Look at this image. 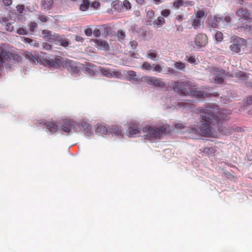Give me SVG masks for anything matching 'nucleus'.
Instances as JSON below:
<instances>
[{"label":"nucleus","instance_id":"obj_1","mask_svg":"<svg viewBox=\"0 0 252 252\" xmlns=\"http://www.w3.org/2000/svg\"><path fill=\"white\" fill-rule=\"evenodd\" d=\"M197 112L200 115V131L202 134L207 136H211L213 134L212 126L215 124L226 120L228 115L231 114L230 110H219L210 107H199L197 109Z\"/></svg>","mask_w":252,"mask_h":252},{"label":"nucleus","instance_id":"obj_2","mask_svg":"<svg viewBox=\"0 0 252 252\" xmlns=\"http://www.w3.org/2000/svg\"><path fill=\"white\" fill-rule=\"evenodd\" d=\"M195 86L189 81H176L172 86V90L181 96H191L195 98H202L204 94L200 91H195Z\"/></svg>","mask_w":252,"mask_h":252},{"label":"nucleus","instance_id":"obj_3","mask_svg":"<svg viewBox=\"0 0 252 252\" xmlns=\"http://www.w3.org/2000/svg\"><path fill=\"white\" fill-rule=\"evenodd\" d=\"M238 17L236 29L240 31H243V28L241 26L248 25L252 21V4L250 5L248 8H239L236 12Z\"/></svg>","mask_w":252,"mask_h":252},{"label":"nucleus","instance_id":"obj_4","mask_svg":"<svg viewBox=\"0 0 252 252\" xmlns=\"http://www.w3.org/2000/svg\"><path fill=\"white\" fill-rule=\"evenodd\" d=\"M145 131L147 132L145 135V138L148 140H152L160 138L164 134L169 133L170 126L167 124L163 125L158 127H153L150 126H146Z\"/></svg>","mask_w":252,"mask_h":252},{"label":"nucleus","instance_id":"obj_5","mask_svg":"<svg viewBox=\"0 0 252 252\" xmlns=\"http://www.w3.org/2000/svg\"><path fill=\"white\" fill-rule=\"evenodd\" d=\"M11 58L13 60L17 62L21 61V56L12 54L10 52L5 50L2 45H0V70L3 69L4 63L9 62Z\"/></svg>","mask_w":252,"mask_h":252},{"label":"nucleus","instance_id":"obj_6","mask_svg":"<svg viewBox=\"0 0 252 252\" xmlns=\"http://www.w3.org/2000/svg\"><path fill=\"white\" fill-rule=\"evenodd\" d=\"M230 41L233 42V43L229 46V49L232 54H242L243 49L240 44L245 45L246 43V40L244 38L237 36H233L230 37Z\"/></svg>","mask_w":252,"mask_h":252},{"label":"nucleus","instance_id":"obj_7","mask_svg":"<svg viewBox=\"0 0 252 252\" xmlns=\"http://www.w3.org/2000/svg\"><path fill=\"white\" fill-rule=\"evenodd\" d=\"M206 17L205 12L203 11H197L195 15H193L190 20L189 21L194 29H197L203 23L204 20Z\"/></svg>","mask_w":252,"mask_h":252},{"label":"nucleus","instance_id":"obj_8","mask_svg":"<svg viewBox=\"0 0 252 252\" xmlns=\"http://www.w3.org/2000/svg\"><path fill=\"white\" fill-rule=\"evenodd\" d=\"M64 61L63 59L61 56H56L54 59L47 58L43 59V63L46 66L56 69L59 68L61 66H63Z\"/></svg>","mask_w":252,"mask_h":252},{"label":"nucleus","instance_id":"obj_9","mask_svg":"<svg viewBox=\"0 0 252 252\" xmlns=\"http://www.w3.org/2000/svg\"><path fill=\"white\" fill-rule=\"evenodd\" d=\"M208 43V37L206 34H198L196 35L194 41L191 42V45L194 50H198L204 47Z\"/></svg>","mask_w":252,"mask_h":252},{"label":"nucleus","instance_id":"obj_10","mask_svg":"<svg viewBox=\"0 0 252 252\" xmlns=\"http://www.w3.org/2000/svg\"><path fill=\"white\" fill-rule=\"evenodd\" d=\"M63 67L75 76L79 75L80 72V66L74 61L69 60L64 61Z\"/></svg>","mask_w":252,"mask_h":252},{"label":"nucleus","instance_id":"obj_11","mask_svg":"<svg viewBox=\"0 0 252 252\" xmlns=\"http://www.w3.org/2000/svg\"><path fill=\"white\" fill-rule=\"evenodd\" d=\"M77 123L71 120H66L62 125L61 129L65 133H70L78 131Z\"/></svg>","mask_w":252,"mask_h":252},{"label":"nucleus","instance_id":"obj_12","mask_svg":"<svg viewBox=\"0 0 252 252\" xmlns=\"http://www.w3.org/2000/svg\"><path fill=\"white\" fill-rule=\"evenodd\" d=\"M99 70L102 75L107 78H120L122 76L121 72L114 68H107L101 67Z\"/></svg>","mask_w":252,"mask_h":252},{"label":"nucleus","instance_id":"obj_13","mask_svg":"<svg viewBox=\"0 0 252 252\" xmlns=\"http://www.w3.org/2000/svg\"><path fill=\"white\" fill-rule=\"evenodd\" d=\"M50 36V38L48 41L54 43L55 44L59 45L64 47H67L69 44L68 39L63 38L58 33H55Z\"/></svg>","mask_w":252,"mask_h":252},{"label":"nucleus","instance_id":"obj_14","mask_svg":"<svg viewBox=\"0 0 252 252\" xmlns=\"http://www.w3.org/2000/svg\"><path fill=\"white\" fill-rule=\"evenodd\" d=\"M145 81L147 84L155 87H163L165 86V84L160 79L154 77H147L145 78Z\"/></svg>","mask_w":252,"mask_h":252},{"label":"nucleus","instance_id":"obj_15","mask_svg":"<svg viewBox=\"0 0 252 252\" xmlns=\"http://www.w3.org/2000/svg\"><path fill=\"white\" fill-rule=\"evenodd\" d=\"M94 42L96 47L100 50H107L109 49V46L108 43L105 40L99 39H94Z\"/></svg>","mask_w":252,"mask_h":252},{"label":"nucleus","instance_id":"obj_16","mask_svg":"<svg viewBox=\"0 0 252 252\" xmlns=\"http://www.w3.org/2000/svg\"><path fill=\"white\" fill-rule=\"evenodd\" d=\"M9 20L8 18L5 17H0V22L3 26L5 27L7 31L11 32L14 31V28L11 26V23L9 22Z\"/></svg>","mask_w":252,"mask_h":252},{"label":"nucleus","instance_id":"obj_17","mask_svg":"<svg viewBox=\"0 0 252 252\" xmlns=\"http://www.w3.org/2000/svg\"><path fill=\"white\" fill-rule=\"evenodd\" d=\"M211 73L217 76H226L228 73L225 70L217 66H213L210 68Z\"/></svg>","mask_w":252,"mask_h":252},{"label":"nucleus","instance_id":"obj_18","mask_svg":"<svg viewBox=\"0 0 252 252\" xmlns=\"http://www.w3.org/2000/svg\"><path fill=\"white\" fill-rule=\"evenodd\" d=\"M22 55L32 64H35L38 62L37 59L31 52L29 51H24L22 53Z\"/></svg>","mask_w":252,"mask_h":252},{"label":"nucleus","instance_id":"obj_19","mask_svg":"<svg viewBox=\"0 0 252 252\" xmlns=\"http://www.w3.org/2000/svg\"><path fill=\"white\" fill-rule=\"evenodd\" d=\"M127 75L129 80L133 83H138L141 81V79L138 77L136 72L132 70H129L127 72Z\"/></svg>","mask_w":252,"mask_h":252},{"label":"nucleus","instance_id":"obj_20","mask_svg":"<svg viewBox=\"0 0 252 252\" xmlns=\"http://www.w3.org/2000/svg\"><path fill=\"white\" fill-rule=\"evenodd\" d=\"M77 124L79 125V126H77L78 131L80 130L81 128H82L87 133L89 134L91 129V126L89 124L85 122H82L80 123H77Z\"/></svg>","mask_w":252,"mask_h":252},{"label":"nucleus","instance_id":"obj_21","mask_svg":"<svg viewBox=\"0 0 252 252\" xmlns=\"http://www.w3.org/2000/svg\"><path fill=\"white\" fill-rule=\"evenodd\" d=\"M185 61L190 64H196L199 62L197 57L194 55H187L185 58Z\"/></svg>","mask_w":252,"mask_h":252},{"label":"nucleus","instance_id":"obj_22","mask_svg":"<svg viewBox=\"0 0 252 252\" xmlns=\"http://www.w3.org/2000/svg\"><path fill=\"white\" fill-rule=\"evenodd\" d=\"M139 132L137 125H132L128 127L127 130V135L132 136Z\"/></svg>","mask_w":252,"mask_h":252},{"label":"nucleus","instance_id":"obj_23","mask_svg":"<svg viewBox=\"0 0 252 252\" xmlns=\"http://www.w3.org/2000/svg\"><path fill=\"white\" fill-rule=\"evenodd\" d=\"M109 132L117 135H122V129L119 126H112L109 128Z\"/></svg>","mask_w":252,"mask_h":252},{"label":"nucleus","instance_id":"obj_24","mask_svg":"<svg viewBox=\"0 0 252 252\" xmlns=\"http://www.w3.org/2000/svg\"><path fill=\"white\" fill-rule=\"evenodd\" d=\"M96 132L100 134H106L108 132V129L105 126L99 125L97 126Z\"/></svg>","mask_w":252,"mask_h":252},{"label":"nucleus","instance_id":"obj_25","mask_svg":"<svg viewBox=\"0 0 252 252\" xmlns=\"http://www.w3.org/2000/svg\"><path fill=\"white\" fill-rule=\"evenodd\" d=\"M201 151L202 153L206 154L207 155H211L214 154L216 153V150L215 147H204L203 148Z\"/></svg>","mask_w":252,"mask_h":252},{"label":"nucleus","instance_id":"obj_26","mask_svg":"<svg viewBox=\"0 0 252 252\" xmlns=\"http://www.w3.org/2000/svg\"><path fill=\"white\" fill-rule=\"evenodd\" d=\"M22 40L24 43H28L31 45L32 46H33L34 47H37L38 46V43L36 42V40H33L31 38H28V37H21Z\"/></svg>","mask_w":252,"mask_h":252},{"label":"nucleus","instance_id":"obj_27","mask_svg":"<svg viewBox=\"0 0 252 252\" xmlns=\"http://www.w3.org/2000/svg\"><path fill=\"white\" fill-rule=\"evenodd\" d=\"M48 129L51 132H56L58 129V126L53 122H50L47 125Z\"/></svg>","mask_w":252,"mask_h":252},{"label":"nucleus","instance_id":"obj_28","mask_svg":"<svg viewBox=\"0 0 252 252\" xmlns=\"http://www.w3.org/2000/svg\"><path fill=\"white\" fill-rule=\"evenodd\" d=\"M53 0H42V4L44 9H50L53 4Z\"/></svg>","mask_w":252,"mask_h":252},{"label":"nucleus","instance_id":"obj_29","mask_svg":"<svg viewBox=\"0 0 252 252\" xmlns=\"http://www.w3.org/2000/svg\"><path fill=\"white\" fill-rule=\"evenodd\" d=\"M165 23V19L162 17H158L154 21V25L160 27Z\"/></svg>","mask_w":252,"mask_h":252},{"label":"nucleus","instance_id":"obj_30","mask_svg":"<svg viewBox=\"0 0 252 252\" xmlns=\"http://www.w3.org/2000/svg\"><path fill=\"white\" fill-rule=\"evenodd\" d=\"M174 67L179 70L184 71L186 64L181 61L175 62L174 63Z\"/></svg>","mask_w":252,"mask_h":252},{"label":"nucleus","instance_id":"obj_31","mask_svg":"<svg viewBox=\"0 0 252 252\" xmlns=\"http://www.w3.org/2000/svg\"><path fill=\"white\" fill-rule=\"evenodd\" d=\"M192 105V101L189 100H186L183 102L178 103V106L181 107H191Z\"/></svg>","mask_w":252,"mask_h":252},{"label":"nucleus","instance_id":"obj_32","mask_svg":"<svg viewBox=\"0 0 252 252\" xmlns=\"http://www.w3.org/2000/svg\"><path fill=\"white\" fill-rule=\"evenodd\" d=\"M116 36L119 41L122 42L125 39L126 34L122 30H119L117 32Z\"/></svg>","mask_w":252,"mask_h":252},{"label":"nucleus","instance_id":"obj_33","mask_svg":"<svg viewBox=\"0 0 252 252\" xmlns=\"http://www.w3.org/2000/svg\"><path fill=\"white\" fill-rule=\"evenodd\" d=\"M147 56L149 58L152 59V60H154V61L157 60L158 56H157V54L155 51H152V50L149 51V53H148Z\"/></svg>","mask_w":252,"mask_h":252},{"label":"nucleus","instance_id":"obj_34","mask_svg":"<svg viewBox=\"0 0 252 252\" xmlns=\"http://www.w3.org/2000/svg\"><path fill=\"white\" fill-rule=\"evenodd\" d=\"M89 6V2L88 0H84L82 4H81L80 9L82 11L87 10Z\"/></svg>","mask_w":252,"mask_h":252},{"label":"nucleus","instance_id":"obj_35","mask_svg":"<svg viewBox=\"0 0 252 252\" xmlns=\"http://www.w3.org/2000/svg\"><path fill=\"white\" fill-rule=\"evenodd\" d=\"M215 38L216 40L218 42L222 41L223 38L222 33L219 31L217 32L215 34Z\"/></svg>","mask_w":252,"mask_h":252},{"label":"nucleus","instance_id":"obj_36","mask_svg":"<svg viewBox=\"0 0 252 252\" xmlns=\"http://www.w3.org/2000/svg\"><path fill=\"white\" fill-rule=\"evenodd\" d=\"M42 34L48 40L50 38V35H52V32L51 31L47 30H43L41 31Z\"/></svg>","mask_w":252,"mask_h":252},{"label":"nucleus","instance_id":"obj_37","mask_svg":"<svg viewBox=\"0 0 252 252\" xmlns=\"http://www.w3.org/2000/svg\"><path fill=\"white\" fill-rule=\"evenodd\" d=\"M184 1L183 0H175L173 3V6L177 8H179L182 6H184Z\"/></svg>","mask_w":252,"mask_h":252},{"label":"nucleus","instance_id":"obj_38","mask_svg":"<svg viewBox=\"0 0 252 252\" xmlns=\"http://www.w3.org/2000/svg\"><path fill=\"white\" fill-rule=\"evenodd\" d=\"M241 28H243V31L252 33V26L249 25H244L241 26Z\"/></svg>","mask_w":252,"mask_h":252},{"label":"nucleus","instance_id":"obj_39","mask_svg":"<svg viewBox=\"0 0 252 252\" xmlns=\"http://www.w3.org/2000/svg\"><path fill=\"white\" fill-rule=\"evenodd\" d=\"M121 4L123 7L125 8L126 10H129L131 9V4L127 0H125Z\"/></svg>","mask_w":252,"mask_h":252},{"label":"nucleus","instance_id":"obj_40","mask_svg":"<svg viewBox=\"0 0 252 252\" xmlns=\"http://www.w3.org/2000/svg\"><path fill=\"white\" fill-rule=\"evenodd\" d=\"M152 68L153 71L160 73L162 71V68L159 64H153Z\"/></svg>","mask_w":252,"mask_h":252},{"label":"nucleus","instance_id":"obj_41","mask_svg":"<svg viewBox=\"0 0 252 252\" xmlns=\"http://www.w3.org/2000/svg\"><path fill=\"white\" fill-rule=\"evenodd\" d=\"M141 68H142V69H144V70H151L152 66L150 63H149L147 62H145L143 63Z\"/></svg>","mask_w":252,"mask_h":252},{"label":"nucleus","instance_id":"obj_42","mask_svg":"<svg viewBox=\"0 0 252 252\" xmlns=\"http://www.w3.org/2000/svg\"><path fill=\"white\" fill-rule=\"evenodd\" d=\"M174 126L177 130H180L185 128V124L184 123H177L174 125Z\"/></svg>","mask_w":252,"mask_h":252},{"label":"nucleus","instance_id":"obj_43","mask_svg":"<svg viewBox=\"0 0 252 252\" xmlns=\"http://www.w3.org/2000/svg\"><path fill=\"white\" fill-rule=\"evenodd\" d=\"M38 18L42 22H46L49 19V17L44 15H39Z\"/></svg>","mask_w":252,"mask_h":252},{"label":"nucleus","instance_id":"obj_44","mask_svg":"<svg viewBox=\"0 0 252 252\" xmlns=\"http://www.w3.org/2000/svg\"><path fill=\"white\" fill-rule=\"evenodd\" d=\"M220 76H216L214 79V82L216 84H221L223 82V79L221 77H220Z\"/></svg>","mask_w":252,"mask_h":252},{"label":"nucleus","instance_id":"obj_45","mask_svg":"<svg viewBox=\"0 0 252 252\" xmlns=\"http://www.w3.org/2000/svg\"><path fill=\"white\" fill-rule=\"evenodd\" d=\"M16 8L19 14H21L23 13L24 11L25 6L23 4L18 5L16 6Z\"/></svg>","mask_w":252,"mask_h":252},{"label":"nucleus","instance_id":"obj_46","mask_svg":"<svg viewBox=\"0 0 252 252\" xmlns=\"http://www.w3.org/2000/svg\"><path fill=\"white\" fill-rule=\"evenodd\" d=\"M37 28V24L35 22H31L30 24V31L31 32H33L35 29Z\"/></svg>","mask_w":252,"mask_h":252},{"label":"nucleus","instance_id":"obj_47","mask_svg":"<svg viewBox=\"0 0 252 252\" xmlns=\"http://www.w3.org/2000/svg\"><path fill=\"white\" fill-rule=\"evenodd\" d=\"M16 32L20 35H25L27 34V31L23 28H20L18 29Z\"/></svg>","mask_w":252,"mask_h":252},{"label":"nucleus","instance_id":"obj_48","mask_svg":"<svg viewBox=\"0 0 252 252\" xmlns=\"http://www.w3.org/2000/svg\"><path fill=\"white\" fill-rule=\"evenodd\" d=\"M93 33L94 34V36L96 37H99L101 34L100 31L98 29H95L94 30Z\"/></svg>","mask_w":252,"mask_h":252},{"label":"nucleus","instance_id":"obj_49","mask_svg":"<svg viewBox=\"0 0 252 252\" xmlns=\"http://www.w3.org/2000/svg\"><path fill=\"white\" fill-rule=\"evenodd\" d=\"M43 47L46 50H51L52 49V46L47 43H44Z\"/></svg>","mask_w":252,"mask_h":252},{"label":"nucleus","instance_id":"obj_50","mask_svg":"<svg viewBox=\"0 0 252 252\" xmlns=\"http://www.w3.org/2000/svg\"><path fill=\"white\" fill-rule=\"evenodd\" d=\"M170 10L168 9H164L161 11V15L164 17H167L170 14Z\"/></svg>","mask_w":252,"mask_h":252},{"label":"nucleus","instance_id":"obj_51","mask_svg":"<svg viewBox=\"0 0 252 252\" xmlns=\"http://www.w3.org/2000/svg\"><path fill=\"white\" fill-rule=\"evenodd\" d=\"M93 31L91 29L89 28L85 30V33L88 36H91L93 34Z\"/></svg>","mask_w":252,"mask_h":252},{"label":"nucleus","instance_id":"obj_52","mask_svg":"<svg viewBox=\"0 0 252 252\" xmlns=\"http://www.w3.org/2000/svg\"><path fill=\"white\" fill-rule=\"evenodd\" d=\"M154 14V12L152 10L147 12V16L151 19L153 18Z\"/></svg>","mask_w":252,"mask_h":252},{"label":"nucleus","instance_id":"obj_53","mask_svg":"<svg viewBox=\"0 0 252 252\" xmlns=\"http://www.w3.org/2000/svg\"><path fill=\"white\" fill-rule=\"evenodd\" d=\"M130 45L132 49H134L137 46L138 43L136 41H132L130 42Z\"/></svg>","mask_w":252,"mask_h":252},{"label":"nucleus","instance_id":"obj_54","mask_svg":"<svg viewBox=\"0 0 252 252\" xmlns=\"http://www.w3.org/2000/svg\"><path fill=\"white\" fill-rule=\"evenodd\" d=\"M210 25L212 28H217L218 26V24L215 21L214 19L210 23Z\"/></svg>","mask_w":252,"mask_h":252},{"label":"nucleus","instance_id":"obj_55","mask_svg":"<svg viewBox=\"0 0 252 252\" xmlns=\"http://www.w3.org/2000/svg\"><path fill=\"white\" fill-rule=\"evenodd\" d=\"M214 19H215V21H216L218 24H219V23H220V22H222V21H223V18H222V17H218V16H215Z\"/></svg>","mask_w":252,"mask_h":252},{"label":"nucleus","instance_id":"obj_56","mask_svg":"<svg viewBox=\"0 0 252 252\" xmlns=\"http://www.w3.org/2000/svg\"><path fill=\"white\" fill-rule=\"evenodd\" d=\"M75 40L77 42H83L84 39L82 37L79 35H76L75 36Z\"/></svg>","mask_w":252,"mask_h":252},{"label":"nucleus","instance_id":"obj_57","mask_svg":"<svg viewBox=\"0 0 252 252\" xmlns=\"http://www.w3.org/2000/svg\"><path fill=\"white\" fill-rule=\"evenodd\" d=\"M3 2L5 5L9 6L12 4V0H3Z\"/></svg>","mask_w":252,"mask_h":252},{"label":"nucleus","instance_id":"obj_58","mask_svg":"<svg viewBox=\"0 0 252 252\" xmlns=\"http://www.w3.org/2000/svg\"><path fill=\"white\" fill-rule=\"evenodd\" d=\"M194 2L193 1H184V6H192Z\"/></svg>","mask_w":252,"mask_h":252},{"label":"nucleus","instance_id":"obj_59","mask_svg":"<svg viewBox=\"0 0 252 252\" xmlns=\"http://www.w3.org/2000/svg\"><path fill=\"white\" fill-rule=\"evenodd\" d=\"M91 6L94 8H97L100 6V3L98 2H94L91 4Z\"/></svg>","mask_w":252,"mask_h":252},{"label":"nucleus","instance_id":"obj_60","mask_svg":"<svg viewBox=\"0 0 252 252\" xmlns=\"http://www.w3.org/2000/svg\"><path fill=\"white\" fill-rule=\"evenodd\" d=\"M252 104V96L248 97L247 99V104L250 105Z\"/></svg>","mask_w":252,"mask_h":252},{"label":"nucleus","instance_id":"obj_61","mask_svg":"<svg viewBox=\"0 0 252 252\" xmlns=\"http://www.w3.org/2000/svg\"><path fill=\"white\" fill-rule=\"evenodd\" d=\"M167 72L169 74H174L176 72V71L172 68L168 67Z\"/></svg>","mask_w":252,"mask_h":252},{"label":"nucleus","instance_id":"obj_62","mask_svg":"<svg viewBox=\"0 0 252 252\" xmlns=\"http://www.w3.org/2000/svg\"><path fill=\"white\" fill-rule=\"evenodd\" d=\"M231 18L229 16H226L224 17V22H225L226 23H229L231 21Z\"/></svg>","mask_w":252,"mask_h":252},{"label":"nucleus","instance_id":"obj_63","mask_svg":"<svg viewBox=\"0 0 252 252\" xmlns=\"http://www.w3.org/2000/svg\"><path fill=\"white\" fill-rule=\"evenodd\" d=\"M153 1L156 4H158L162 2V0H153Z\"/></svg>","mask_w":252,"mask_h":252},{"label":"nucleus","instance_id":"obj_64","mask_svg":"<svg viewBox=\"0 0 252 252\" xmlns=\"http://www.w3.org/2000/svg\"><path fill=\"white\" fill-rule=\"evenodd\" d=\"M136 0L140 4H142L144 1V0Z\"/></svg>","mask_w":252,"mask_h":252}]
</instances>
